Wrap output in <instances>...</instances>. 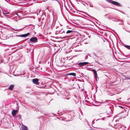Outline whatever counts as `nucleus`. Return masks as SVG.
Listing matches in <instances>:
<instances>
[{
    "label": "nucleus",
    "mask_w": 130,
    "mask_h": 130,
    "mask_svg": "<svg viewBox=\"0 0 130 130\" xmlns=\"http://www.w3.org/2000/svg\"><path fill=\"white\" fill-rule=\"evenodd\" d=\"M109 3H111L113 5L119 7L121 6V4L117 2L113 1L112 0H106Z\"/></svg>",
    "instance_id": "obj_1"
},
{
    "label": "nucleus",
    "mask_w": 130,
    "mask_h": 130,
    "mask_svg": "<svg viewBox=\"0 0 130 130\" xmlns=\"http://www.w3.org/2000/svg\"><path fill=\"white\" fill-rule=\"evenodd\" d=\"M90 64V63L88 62H83L80 63L77 62V63L76 64L78 66V67H80L87 64Z\"/></svg>",
    "instance_id": "obj_2"
},
{
    "label": "nucleus",
    "mask_w": 130,
    "mask_h": 130,
    "mask_svg": "<svg viewBox=\"0 0 130 130\" xmlns=\"http://www.w3.org/2000/svg\"><path fill=\"white\" fill-rule=\"evenodd\" d=\"M91 70L94 73V76L95 78L96 82H97L98 81V75L96 71L95 70L93 69H92Z\"/></svg>",
    "instance_id": "obj_3"
},
{
    "label": "nucleus",
    "mask_w": 130,
    "mask_h": 130,
    "mask_svg": "<svg viewBox=\"0 0 130 130\" xmlns=\"http://www.w3.org/2000/svg\"><path fill=\"white\" fill-rule=\"evenodd\" d=\"M30 42L34 43H36L38 42V39L36 37H33L30 39Z\"/></svg>",
    "instance_id": "obj_4"
},
{
    "label": "nucleus",
    "mask_w": 130,
    "mask_h": 130,
    "mask_svg": "<svg viewBox=\"0 0 130 130\" xmlns=\"http://www.w3.org/2000/svg\"><path fill=\"white\" fill-rule=\"evenodd\" d=\"M30 33L29 32H28V33H27L26 34H25L22 35H17V36H17V37H26L30 35Z\"/></svg>",
    "instance_id": "obj_5"
},
{
    "label": "nucleus",
    "mask_w": 130,
    "mask_h": 130,
    "mask_svg": "<svg viewBox=\"0 0 130 130\" xmlns=\"http://www.w3.org/2000/svg\"><path fill=\"white\" fill-rule=\"evenodd\" d=\"M63 33H65V31L63 29H61V30L57 31L56 32V34H61Z\"/></svg>",
    "instance_id": "obj_6"
},
{
    "label": "nucleus",
    "mask_w": 130,
    "mask_h": 130,
    "mask_svg": "<svg viewBox=\"0 0 130 130\" xmlns=\"http://www.w3.org/2000/svg\"><path fill=\"white\" fill-rule=\"evenodd\" d=\"M32 82L34 84L39 85L38 80V79L35 78L33 79H32Z\"/></svg>",
    "instance_id": "obj_7"
},
{
    "label": "nucleus",
    "mask_w": 130,
    "mask_h": 130,
    "mask_svg": "<svg viewBox=\"0 0 130 130\" xmlns=\"http://www.w3.org/2000/svg\"><path fill=\"white\" fill-rule=\"evenodd\" d=\"M73 32V31L72 30H67L66 33L69 35H71Z\"/></svg>",
    "instance_id": "obj_8"
},
{
    "label": "nucleus",
    "mask_w": 130,
    "mask_h": 130,
    "mask_svg": "<svg viewBox=\"0 0 130 130\" xmlns=\"http://www.w3.org/2000/svg\"><path fill=\"white\" fill-rule=\"evenodd\" d=\"M112 113V111H110L109 112L106 113L105 114V115L106 116V117L108 118L109 117Z\"/></svg>",
    "instance_id": "obj_9"
},
{
    "label": "nucleus",
    "mask_w": 130,
    "mask_h": 130,
    "mask_svg": "<svg viewBox=\"0 0 130 130\" xmlns=\"http://www.w3.org/2000/svg\"><path fill=\"white\" fill-rule=\"evenodd\" d=\"M17 111V110H13L12 112V114L13 116H15Z\"/></svg>",
    "instance_id": "obj_10"
},
{
    "label": "nucleus",
    "mask_w": 130,
    "mask_h": 130,
    "mask_svg": "<svg viewBox=\"0 0 130 130\" xmlns=\"http://www.w3.org/2000/svg\"><path fill=\"white\" fill-rule=\"evenodd\" d=\"M46 18V15L45 13H43L42 14L41 17V19L42 21L43 20H44V18Z\"/></svg>",
    "instance_id": "obj_11"
},
{
    "label": "nucleus",
    "mask_w": 130,
    "mask_h": 130,
    "mask_svg": "<svg viewBox=\"0 0 130 130\" xmlns=\"http://www.w3.org/2000/svg\"><path fill=\"white\" fill-rule=\"evenodd\" d=\"M112 21L116 22H117L119 21H120L121 22L123 21L122 20H119L118 19H116V18H113L112 20Z\"/></svg>",
    "instance_id": "obj_12"
},
{
    "label": "nucleus",
    "mask_w": 130,
    "mask_h": 130,
    "mask_svg": "<svg viewBox=\"0 0 130 130\" xmlns=\"http://www.w3.org/2000/svg\"><path fill=\"white\" fill-rule=\"evenodd\" d=\"M14 86L13 85H11L9 86L8 89L10 90H12L14 87Z\"/></svg>",
    "instance_id": "obj_13"
},
{
    "label": "nucleus",
    "mask_w": 130,
    "mask_h": 130,
    "mask_svg": "<svg viewBox=\"0 0 130 130\" xmlns=\"http://www.w3.org/2000/svg\"><path fill=\"white\" fill-rule=\"evenodd\" d=\"M117 125H117V127H115V128H121L122 127V126L121 125H120L119 124H117Z\"/></svg>",
    "instance_id": "obj_14"
},
{
    "label": "nucleus",
    "mask_w": 130,
    "mask_h": 130,
    "mask_svg": "<svg viewBox=\"0 0 130 130\" xmlns=\"http://www.w3.org/2000/svg\"><path fill=\"white\" fill-rule=\"evenodd\" d=\"M69 75H72L74 77H75L76 76V73H69Z\"/></svg>",
    "instance_id": "obj_15"
},
{
    "label": "nucleus",
    "mask_w": 130,
    "mask_h": 130,
    "mask_svg": "<svg viewBox=\"0 0 130 130\" xmlns=\"http://www.w3.org/2000/svg\"><path fill=\"white\" fill-rule=\"evenodd\" d=\"M27 127L25 126H23L22 128V130H27Z\"/></svg>",
    "instance_id": "obj_16"
},
{
    "label": "nucleus",
    "mask_w": 130,
    "mask_h": 130,
    "mask_svg": "<svg viewBox=\"0 0 130 130\" xmlns=\"http://www.w3.org/2000/svg\"><path fill=\"white\" fill-rule=\"evenodd\" d=\"M17 117L19 119H21L22 118L21 115L20 114L18 115L17 116Z\"/></svg>",
    "instance_id": "obj_17"
},
{
    "label": "nucleus",
    "mask_w": 130,
    "mask_h": 130,
    "mask_svg": "<svg viewBox=\"0 0 130 130\" xmlns=\"http://www.w3.org/2000/svg\"><path fill=\"white\" fill-rule=\"evenodd\" d=\"M124 46L128 48V49L130 50V46L127 45H124Z\"/></svg>",
    "instance_id": "obj_18"
},
{
    "label": "nucleus",
    "mask_w": 130,
    "mask_h": 130,
    "mask_svg": "<svg viewBox=\"0 0 130 130\" xmlns=\"http://www.w3.org/2000/svg\"><path fill=\"white\" fill-rule=\"evenodd\" d=\"M102 38V39L104 42H106V41L107 42H109V41L107 40L106 39H105V38Z\"/></svg>",
    "instance_id": "obj_19"
},
{
    "label": "nucleus",
    "mask_w": 130,
    "mask_h": 130,
    "mask_svg": "<svg viewBox=\"0 0 130 130\" xmlns=\"http://www.w3.org/2000/svg\"><path fill=\"white\" fill-rule=\"evenodd\" d=\"M12 20L13 21L15 22H17L18 21V19H17V17L14 18Z\"/></svg>",
    "instance_id": "obj_20"
},
{
    "label": "nucleus",
    "mask_w": 130,
    "mask_h": 130,
    "mask_svg": "<svg viewBox=\"0 0 130 130\" xmlns=\"http://www.w3.org/2000/svg\"><path fill=\"white\" fill-rule=\"evenodd\" d=\"M68 5L70 9L71 10L72 9V7H73V6L72 5L71 7L70 5H69L68 4Z\"/></svg>",
    "instance_id": "obj_21"
},
{
    "label": "nucleus",
    "mask_w": 130,
    "mask_h": 130,
    "mask_svg": "<svg viewBox=\"0 0 130 130\" xmlns=\"http://www.w3.org/2000/svg\"><path fill=\"white\" fill-rule=\"evenodd\" d=\"M24 28V27L23 28H21V29H14V28H13V30H15V31H19V30H21V29H23V28Z\"/></svg>",
    "instance_id": "obj_22"
},
{
    "label": "nucleus",
    "mask_w": 130,
    "mask_h": 130,
    "mask_svg": "<svg viewBox=\"0 0 130 130\" xmlns=\"http://www.w3.org/2000/svg\"><path fill=\"white\" fill-rule=\"evenodd\" d=\"M113 18L111 17H108V19H109L112 20V19H113Z\"/></svg>",
    "instance_id": "obj_23"
},
{
    "label": "nucleus",
    "mask_w": 130,
    "mask_h": 130,
    "mask_svg": "<svg viewBox=\"0 0 130 130\" xmlns=\"http://www.w3.org/2000/svg\"><path fill=\"white\" fill-rule=\"evenodd\" d=\"M65 6V8H66V10H67V11H68V12H69V10L68 9V8H67V7H66L65 6Z\"/></svg>",
    "instance_id": "obj_24"
},
{
    "label": "nucleus",
    "mask_w": 130,
    "mask_h": 130,
    "mask_svg": "<svg viewBox=\"0 0 130 130\" xmlns=\"http://www.w3.org/2000/svg\"><path fill=\"white\" fill-rule=\"evenodd\" d=\"M23 77H24L25 79H27L28 78L27 76H26V75L24 76Z\"/></svg>",
    "instance_id": "obj_25"
},
{
    "label": "nucleus",
    "mask_w": 130,
    "mask_h": 130,
    "mask_svg": "<svg viewBox=\"0 0 130 130\" xmlns=\"http://www.w3.org/2000/svg\"><path fill=\"white\" fill-rule=\"evenodd\" d=\"M119 107H120L121 108L124 109V108L122 106H119Z\"/></svg>",
    "instance_id": "obj_26"
},
{
    "label": "nucleus",
    "mask_w": 130,
    "mask_h": 130,
    "mask_svg": "<svg viewBox=\"0 0 130 130\" xmlns=\"http://www.w3.org/2000/svg\"><path fill=\"white\" fill-rule=\"evenodd\" d=\"M117 125V124H114V126H115L116 127H117V125Z\"/></svg>",
    "instance_id": "obj_27"
},
{
    "label": "nucleus",
    "mask_w": 130,
    "mask_h": 130,
    "mask_svg": "<svg viewBox=\"0 0 130 130\" xmlns=\"http://www.w3.org/2000/svg\"><path fill=\"white\" fill-rule=\"evenodd\" d=\"M10 12H7L6 13H5L4 14H9V13Z\"/></svg>",
    "instance_id": "obj_28"
},
{
    "label": "nucleus",
    "mask_w": 130,
    "mask_h": 130,
    "mask_svg": "<svg viewBox=\"0 0 130 130\" xmlns=\"http://www.w3.org/2000/svg\"><path fill=\"white\" fill-rule=\"evenodd\" d=\"M97 63L98 64H100V63L99 62H97Z\"/></svg>",
    "instance_id": "obj_29"
},
{
    "label": "nucleus",
    "mask_w": 130,
    "mask_h": 130,
    "mask_svg": "<svg viewBox=\"0 0 130 130\" xmlns=\"http://www.w3.org/2000/svg\"><path fill=\"white\" fill-rule=\"evenodd\" d=\"M95 62L97 63V61L96 60H95Z\"/></svg>",
    "instance_id": "obj_30"
},
{
    "label": "nucleus",
    "mask_w": 130,
    "mask_h": 130,
    "mask_svg": "<svg viewBox=\"0 0 130 130\" xmlns=\"http://www.w3.org/2000/svg\"><path fill=\"white\" fill-rule=\"evenodd\" d=\"M102 120H104V118H102Z\"/></svg>",
    "instance_id": "obj_31"
},
{
    "label": "nucleus",
    "mask_w": 130,
    "mask_h": 130,
    "mask_svg": "<svg viewBox=\"0 0 130 130\" xmlns=\"http://www.w3.org/2000/svg\"><path fill=\"white\" fill-rule=\"evenodd\" d=\"M107 15V14H105V16H106Z\"/></svg>",
    "instance_id": "obj_32"
},
{
    "label": "nucleus",
    "mask_w": 130,
    "mask_h": 130,
    "mask_svg": "<svg viewBox=\"0 0 130 130\" xmlns=\"http://www.w3.org/2000/svg\"><path fill=\"white\" fill-rule=\"evenodd\" d=\"M125 31L127 32H128V31H128L126 30H125Z\"/></svg>",
    "instance_id": "obj_33"
},
{
    "label": "nucleus",
    "mask_w": 130,
    "mask_h": 130,
    "mask_svg": "<svg viewBox=\"0 0 130 130\" xmlns=\"http://www.w3.org/2000/svg\"><path fill=\"white\" fill-rule=\"evenodd\" d=\"M26 74V73H24L23 74V75H24V74Z\"/></svg>",
    "instance_id": "obj_34"
},
{
    "label": "nucleus",
    "mask_w": 130,
    "mask_h": 130,
    "mask_svg": "<svg viewBox=\"0 0 130 130\" xmlns=\"http://www.w3.org/2000/svg\"><path fill=\"white\" fill-rule=\"evenodd\" d=\"M69 98H68V99H67V100H69Z\"/></svg>",
    "instance_id": "obj_35"
},
{
    "label": "nucleus",
    "mask_w": 130,
    "mask_h": 130,
    "mask_svg": "<svg viewBox=\"0 0 130 130\" xmlns=\"http://www.w3.org/2000/svg\"><path fill=\"white\" fill-rule=\"evenodd\" d=\"M39 21L40 22V20L39 19Z\"/></svg>",
    "instance_id": "obj_36"
},
{
    "label": "nucleus",
    "mask_w": 130,
    "mask_h": 130,
    "mask_svg": "<svg viewBox=\"0 0 130 130\" xmlns=\"http://www.w3.org/2000/svg\"><path fill=\"white\" fill-rule=\"evenodd\" d=\"M119 25H120V24L122 25L121 23H119Z\"/></svg>",
    "instance_id": "obj_37"
},
{
    "label": "nucleus",
    "mask_w": 130,
    "mask_h": 130,
    "mask_svg": "<svg viewBox=\"0 0 130 130\" xmlns=\"http://www.w3.org/2000/svg\"><path fill=\"white\" fill-rule=\"evenodd\" d=\"M128 32L130 33V31H128Z\"/></svg>",
    "instance_id": "obj_38"
},
{
    "label": "nucleus",
    "mask_w": 130,
    "mask_h": 130,
    "mask_svg": "<svg viewBox=\"0 0 130 130\" xmlns=\"http://www.w3.org/2000/svg\"><path fill=\"white\" fill-rule=\"evenodd\" d=\"M72 60V59H70V60H69L70 61V60Z\"/></svg>",
    "instance_id": "obj_39"
},
{
    "label": "nucleus",
    "mask_w": 130,
    "mask_h": 130,
    "mask_svg": "<svg viewBox=\"0 0 130 130\" xmlns=\"http://www.w3.org/2000/svg\"><path fill=\"white\" fill-rule=\"evenodd\" d=\"M75 101V102H76V104H77L76 101Z\"/></svg>",
    "instance_id": "obj_40"
},
{
    "label": "nucleus",
    "mask_w": 130,
    "mask_h": 130,
    "mask_svg": "<svg viewBox=\"0 0 130 130\" xmlns=\"http://www.w3.org/2000/svg\"><path fill=\"white\" fill-rule=\"evenodd\" d=\"M109 126H110V123H109Z\"/></svg>",
    "instance_id": "obj_41"
},
{
    "label": "nucleus",
    "mask_w": 130,
    "mask_h": 130,
    "mask_svg": "<svg viewBox=\"0 0 130 130\" xmlns=\"http://www.w3.org/2000/svg\"><path fill=\"white\" fill-rule=\"evenodd\" d=\"M17 14V15H18L19 16V15H18L17 14Z\"/></svg>",
    "instance_id": "obj_42"
},
{
    "label": "nucleus",
    "mask_w": 130,
    "mask_h": 130,
    "mask_svg": "<svg viewBox=\"0 0 130 130\" xmlns=\"http://www.w3.org/2000/svg\"><path fill=\"white\" fill-rule=\"evenodd\" d=\"M58 2H59V4H60V2H59V1H58Z\"/></svg>",
    "instance_id": "obj_43"
},
{
    "label": "nucleus",
    "mask_w": 130,
    "mask_h": 130,
    "mask_svg": "<svg viewBox=\"0 0 130 130\" xmlns=\"http://www.w3.org/2000/svg\"><path fill=\"white\" fill-rule=\"evenodd\" d=\"M58 28V27H56V28Z\"/></svg>",
    "instance_id": "obj_44"
},
{
    "label": "nucleus",
    "mask_w": 130,
    "mask_h": 130,
    "mask_svg": "<svg viewBox=\"0 0 130 130\" xmlns=\"http://www.w3.org/2000/svg\"><path fill=\"white\" fill-rule=\"evenodd\" d=\"M99 119H98L96 120V121H98V120Z\"/></svg>",
    "instance_id": "obj_45"
},
{
    "label": "nucleus",
    "mask_w": 130,
    "mask_h": 130,
    "mask_svg": "<svg viewBox=\"0 0 130 130\" xmlns=\"http://www.w3.org/2000/svg\"><path fill=\"white\" fill-rule=\"evenodd\" d=\"M107 18H108V17H107Z\"/></svg>",
    "instance_id": "obj_46"
},
{
    "label": "nucleus",
    "mask_w": 130,
    "mask_h": 130,
    "mask_svg": "<svg viewBox=\"0 0 130 130\" xmlns=\"http://www.w3.org/2000/svg\"><path fill=\"white\" fill-rule=\"evenodd\" d=\"M23 77V76H21V77Z\"/></svg>",
    "instance_id": "obj_47"
},
{
    "label": "nucleus",
    "mask_w": 130,
    "mask_h": 130,
    "mask_svg": "<svg viewBox=\"0 0 130 130\" xmlns=\"http://www.w3.org/2000/svg\"><path fill=\"white\" fill-rule=\"evenodd\" d=\"M129 79H130V78H129Z\"/></svg>",
    "instance_id": "obj_48"
}]
</instances>
